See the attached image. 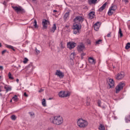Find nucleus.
Returning a JSON list of instances; mask_svg holds the SVG:
<instances>
[{
    "instance_id": "f03ea898",
    "label": "nucleus",
    "mask_w": 130,
    "mask_h": 130,
    "mask_svg": "<svg viewBox=\"0 0 130 130\" xmlns=\"http://www.w3.org/2000/svg\"><path fill=\"white\" fill-rule=\"evenodd\" d=\"M49 120L55 125H61L63 123V118L60 115L53 116L50 118Z\"/></svg>"
},
{
    "instance_id": "9b49d317",
    "label": "nucleus",
    "mask_w": 130,
    "mask_h": 130,
    "mask_svg": "<svg viewBox=\"0 0 130 130\" xmlns=\"http://www.w3.org/2000/svg\"><path fill=\"white\" fill-rule=\"evenodd\" d=\"M49 24V21L46 19H43L42 25L43 29H47L48 25Z\"/></svg>"
},
{
    "instance_id": "aec40b11",
    "label": "nucleus",
    "mask_w": 130,
    "mask_h": 130,
    "mask_svg": "<svg viewBox=\"0 0 130 130\" xmlns=\"http://www.w3.org/2000/svg\"><path fill=\"white\" fill-rule=\"evenodd\" d=\"M55 30H56V25L54 24H53V26L51 29V32H52V33H54V31H55Z\"/></svg>"
},
{
    "instance_id": "09e8293b",
    "label": "nucleus",
    "mask_w": 130,
    "mask_h": 130,
    "mask_svg": "<svg viewBox=\"0 0 130 130\" xmlns=\"http://www.w3.org/2000/svg\"><path fill=\"white\" fill-rule=\"evenodd\" d=\"M3 5H4L5 6H6V5H7V3H6V2H4L3 3Z\"/></svg>"
},
{
    "instance_id": "423d86ee",
    "label": "nucleus",
    "mask_w": 130,
    "mask_h": 130,
    "mask_svg": "<svg viewBox=\"0 0 130 130\" xmlns=\"http://www.w3.org/2000/svg\"><path fill=\"white\" fill-rule=\"evenodd\" d=\"M12 8L17 14H19V13H25V10L21 7L13 6Z\"/></svg>"
},
{
    "instance_id": "72a5a7b5",
    "label": "nucleus",
    "mask_w": 130,
    "mask_h": 130,
    "mask_svg": "<svg viewBox=\"0 0 130 130\" xmlns=\"http://www.w3.org/2000/svg\"><path fill=\"white\" fill-rule=\"evenodd\" d=\"M28 59L27 58H24L23 59V63H26V62H28Z\"/></svg>"
},
{
    "instance_id": "7c9ffc66",
    "label": "nucleus",
    "mask_w": 130,
    "mask_h": 130,
    "mask_svg": "<svg viewBox=\"0 0 130 130\" xmlns=\"http://www.w3.org/2000/svg\"><path fill=\"white\" fill-rule=\"evenodd\" d=\"M34 24V26L35 28H38V26L37 25V21H36V20H35Z\"/></svg>"
},
{
    "instance_id": "2f4dec72",
    "label": "nucleus",
    "mask_w": 130,
    "mask_h": 130,
    "mask_svg": "<svg viewBox=\"0 0 130 130\" xmlns=\"http://www.w3.org/2000/svg\"><path fill=\"white\" fill-rule=\"evenodd\" d=\"M85 55H86V53L82 52L81 54V57L82 59H83L84 58V56H85Z\"/></svg>"
},
{
    "instance_id": "8fccbe9b",
    "label": "nucleus",
    "mask_w": 130,
    "mask_h": 130,
    "mask_svg": "<svg viewBox=\"0 0 130 130\" xmlns=\"http://www.w3.org/2000/svg\"><path fill=\"white\" fill-rule=\"evenodd\" d=\"M16 82H17V83H19V79H16Z\"/></svg>"
},
{
    "instance_id": "bb28decb",
    "label": "nucleus",
    "mask_w": 130,
    "mask_h": 130,
    "mask_svg": "<svg viewBox=\"0 0 130 130\" xmlns=\"http://www.w3.org/2000/svg\"><path fill=\"white\" fill-rule=\"evenodd\" d=\"M12 100H13L15 102H17V101H18V96L15 95L12 98Z\"/></svg>"
},
{
    "instance_id": "49530a36",
    "label": "nucleus",
    "mask_w": 130,
    "mask_h": 130,
    "mask_svg": "<svg viewBox=\"0 0 130 130\" xmlns=\"http://www.w3.org/2000/svg\"><path fill=\"white\" fill-rule=\"evenodd\" d=\"M44 90L42 89H41L40 90H39V93H41L43 92Z\"/></svg>"
},
{
    "instance_id": "bf43d9fd",
    "label": "nucleus",
    "mask_w": 130,
    "mask_h": 130,
    "mask_svg": "<svg viewBox=\"0 0 130 130\" xmlns=\"http://www.w3.org/2000/svg\"><path fill=\"white\" fill-rule=\"evenodd\" d=\"M12 100H11L10 102H12Z\"/></svg>"
},
{
    "instance_id": "603ef678",
    "label": "nucleus",
    "mask_w": 130,
    "mask_h": 130,
    "mask_svg": "<svg viewBox=\"0 0 130 130\" xmlns=\"http://www.w3.org/2000/svg\"><path fill=\"white\" fill-rule=\"evenodd\" d=\"M0 92H2V87L0 86Z\"/></svg>"
},
{
    "instance_id": "680f3d73",
    "label": "nucleus",
    "mask_w": 130,
    "mask_h": 130,
    "mask_svg": "<svg viewBox=\"0 0 130 130\" xmlns=\"http://www.w3.org/2000/svg\"><path fill=\"white\" fill-rule=\"evenodd\" d=\"M0 79H1V76H0Z\"/></svg>"
},
{
    "instance_id": "ea45409f",
    "label": "nucleus",
    "mask_w": 130,
    "mask_h": 130,
    "mask_svg": "<svg viewBox=\"0 0 130 130\" xmlns=\"http://www.w3.org/2000/svg\"><path fill=\"white\" fill-rule=\"evenodd\" d=\"M86 103V105L87 106H89L90 105V101L89 100L87 101Z\"/></svg>"
},
{
    "instance_id": "4468645a",
    "label": "nucleus",
    "mask_w": 130,
    "mask_h": 130,
    "mask_svg": "<svg viewBox=\"0 0 130 130\" xmlns=\"http://www.w3.org/2000/svg\"><path fill=\"white\" fill-rule=\"evenodd\" d=\"M94 29L95 31H98L99 30V28H100V22H98L95 23L93 26Z\"/></svg>"
},
{
    "instance_id": "4d7b16f0",
    "label": "nucleus",
    "mask_w": 130,
    "mask_h": 130,
    "mask_svg": "<svg viewBox=\"0 0 130 130\" xmlns=\"http://www.w3.org/2000/svg\"><path fill=\"white\" fill-rule=\"evenodd\" d=\"M66 28H69V26H66Z\"/></svg>"
},
{
    "instance_id": "5701e85b",
    "label": "nucleus",
    "mask_w": 130,
    "mask_h": 130,
    "mask_svg": "<svg viewBox=\"0 0 130 130\" xmlns=\"http://www.w3.org/2000/svg\"><path fill=\"white\" fill-rule=\"evenodd\" d=\"M6 47H7V48L12 49V50H13L14 51H15V50H16L15 49V48H14V47H13L12 46H11V45H6Z\"/></svg>"
},
{
    "instance_id": "de8ad7c7",
    "label": "nucleus",
    "mask_w": 130,
    "mask_h": 130,
    "mask_svg": "<svg viewBox=\"0 0 130 130\" xmlns=\"http://www.w3.org/2000/svg\"><path fill=\"white\" fill-rule=\"evenodd\" d=\"M24 96H25V97H28V95L26 92L24 93Z\"/></svg>"
},
{
    "instance_id": "a19ab883",
    "label": "nucleus",
    "mask_w": 130,
    "mask_h": 130,
    "mask_svg": "<svg viewBox=\"0 0 130 130\" xmlns=\"http://www.w3.org/2000/svg\"><path fill=\"white\" fill-rule=\"evenodd\" d=\"M7 52V50H4V51H2V54L4 55Z\"/></svg>"
},
{
    "instance_id": "f257e3e1",
    "label": "nucleus",
    "mask_w": 130,
    "mask_h": 130,
    "mask_svg": "<svg viewBox=\"0 0 130 130\" xmlns=\"http://www.w3.org/2000/svg\"><path fill=\"white\" fill-rule=\"evenodd\" d=\"M84 21V17L82 16H77L74 19V22L76 24H74L73 29V33L74 34H78V33H80V30H81V28H82V26L81 24L83 23Z\"/></svg>"
},
{
    "instance_id": "0eeeda50",
    "label": "nucleus",
    "mask_w": 130,
    "mask_h": 130,
    "mask_svg": "<svg viewBox=\"0 0 130 130\" xmlns=\"http://www.w3.org/2000/svg\"><path fill=\"white\" fill-rule=\"evenodd\" d=\"M85 49H86V48L85 47V45H84V44H83L82 43H79L77 47L78 51H79V52H82V51H84Z\"/></svg>"
},
{
    "instance_id": "f3484780",
    "label": "nucleus",
    "mask_w": 130,
    "mask_h": 130,
    "mask_svg": "<svg viewBox=\"0 0 130 130\" xmlns=\"http://www.w3.org/2000/svg\"><path fill=\"white\" fill-rule=\"evenodd\" d=\"M89 19H92L95 17V12L91 11L89 14Z\"/></svg>"
},
{
    "instance_id": "dca6fc26",
    "label": "nucleus",
    "mask_w": 130,
    "mask_h": 130,
    "mask_svg": "<svg viewBox=\"0 0 130 130\" xmlns=\"http://www.w3.org/2000/svg\"><path fill=\"white\" fill-rule=\"evenodd\" d=\"M88 61L91 64H95V63H96V61H95V60L92 58V57H89L88 58Z\"/></svg>"
},
{
    "instance_id": "4c0bfd02",
    "label": "nucleus",
    "mask_w": 130,
    "mask_h": 130,
    "mask_svg": "<svg viewBox=\"0 0 130 130\" xmlns=\"http://www.w3.org/2000/svg\"><path fill=\"white\" fill-rule=\"evenodd\" d=\"M98 106L100 107H101V101L99 100L98 102Z\"/></svg>"
},
{
    "instance_id": "39448f33",
    "label": "nucleus",
    "mask_w": 130,
    "mask_h": 130,
    "mask_svg": "<svg viewBox=\"0 0 130 130\" xmlns=\"http://www.w3.org/2000/svg\"><path fill=\"white\" fill-rule=\"evenodd\" d=\"M125 86V84L124 82H120L115 87L116 93H119L121 90L123 89V87Z\"/></svg>"
},
{
    "instance_id": "79ce46f5",
    "label": "nucleus",
    "mask_w": 130,
    "mask_h": 130,
    "mask_svg": "<svg viewBox=\"0 0 130 130\" xmlns=\"http://www.w3.org/2000/svg\"><path fill=\"white\" fill-rule=\"evenodd\" d=\"M111 33H109L107 34V37H111Z\"/></svg>"
},
{
    "instance_id": "58836bf2",
    "label": "nucleus",
    "mask_w": 130,
    "mask_h": 130,
    "mask_svg": "<svg viewBox=\"0 0 130 130\" xmlns=\"http://www.w3.org/2000/svg\"><path fill=\"white\" fill-rule=\"evenodd\" d=\"M129 0H122V2H123V3H125V4H128V1Z\"/></svg>"
},
{
    "instance_id": "f8f14e48",
    "label": "nucleus",
    "mask_w": 130,
    "mask_h": 130,
    "mask_svg": "<svg viewBox=\"0 0 130 130\" xmlns=\"http://www.w3.org/2000/svg\"><path fill=\"white\" fill-rule=\"evenodd\" d=\"M123 78H124V73L123 72H121L118 74L115 77L116 80H122Z\"/></svg>"
},
{
    "instance_id": "412c9836",
    "label": "nucleus",
    "mask_w": 130,
    "mask_h": 130,
    "mask_svg": "<svg viewBox=\"0 0 130 130\" xmlns=\"http://www.w3.org/2000/svg\"><path fill=\"white\" fill-rule=\"evenodd\" d=\"M99 129L100 130H106L105 126H104V125L102 124H100V126H99Z\"/></svg>"
},
{
    "instance_id": "13d9d810",
    "label": "nucleus",
    "mask_w": 130,
    "mask_h": 130,
    "mask_svg": "<svg viewBox=\"0 0 130 130\" xmlns=\"http://www.w3.org/2000/svg\"><path fill=\"white\" fill-rule=\"evenodd\" d=\"M19 68H21V66H20V65H19Z\"/></svg>"
},
{
    "instance_id": "c756f323",
    "label": "nucleus",
    "mask_w": 130,
    "mask_h": 130,
    "mask_svg": "<svg viewBox=\"0 0 130 130\" xmlns=\"http://www.w3.org/2000/svg\"><path fill=\"white\" fill-rule=\"evenodd\" d=\"M130 48V43H127L125 46V49H129Z\"/></svg>"
},
{
    "instance_id": "f704fd0d",
    "label": "nucleus",
    "mask_w": 130,
    "mask_h": 130,
    "mask_svg": "<svg viewBox=\"0 0 130 130\" xmlns=\"http://www.w3.org/2000/svg\"><path fill=\"white\" fill-rule=\"evenodd\" d=\"M29 114L30 116H31V117H33V116H34V115H35V114L33 112H29Z\"/></svg>"
},
{
    "instance_id": "c03bdc74",
    "label": "nucleus",
    "mask_w": 130,
    "mask_h": 130,
    "mask_svg": "<svg viewBox=\"0 0 130 130\" xmlns=\"http://www.w3.org/2000/svg\"><path fill=\"white\" fill-rule=\"evenodd\" d=\"M36 51L37 53H40V51L39 50H37V49H36Z\"/></svg>"
},
{
    "instance_id": "6ab92c4d",
    "label": "nucleus",
    "mask_w": 130,
    "mask_h": 130,
    "mask_svg": "<svg viewBox=\"0 0 130 130\" xmlns=\"http://www.w3.org/2000/svg\"><path fill=\"white\" fill-rule=\"evenodd\" d=\"M98 0H88V4L89 5H95Z\"/></svg>"
},
{
    "instance_id": "473e14b6",
    "label": "nucleus",
    "mask_w": 130,
    "mask_h": 130,
    "mask_svg": "<svg viewBox=\"0 0 130 130\" xmlns=\"http://www.w3.org/2000/svg\"><path fill=\"white\" fill-rule=\"evenodd\" d=\"M102 108H103V109H105V108H106V103H104V105H102Z\"/></svg>"
},
{
    "instance_id": "864d4df0",
    "label": "nucleus",
    "mask_w": 130,
    "mask_h": 130,
    "mask_svg": "<svg viewBox=\"0 0 130 130\" xmlns=\"http://www.w3.org/2000/svg\"><path fill=\"white\" fill-rule=\"evenodd\" d=\"M32 2H36L37 0H31Z\"/></svg>"
},
{
    "instance_id": "4be33fe9",
    "label": "nucleus",
    "mask_w": 130,
    "mask_h": 130,
    "mask_svg": "<svg viewBox=\"0 0 130 130\" xmlns=\"http://www.w3.org/2000/svg\"><path fill=\"white\" fill-rule=\"evenodd\" d=\"M75 57H76V54L75 53V52L72 53L70 55L71 59H74Z\"/></svg>"
},
{
    "instance_id": "2eb2a0df",
    "label": "nucleus",
    "mask_w": 130,
    "mask_h": 130,
    "mask_svg": "<svg viewBox=\"0 0 130 130\" xmlns=\"http://www.w3.org/2000/svg\"><path fill=\"white\" fill-rule=\"evenodd\" d=\"M106 6H107V2H106L102 5V6L99 9V12H102V11L105 10V8H106Z\"/></svg>"
},
{
    "instance_id": "37998d69",
    "label": "nucleus",
    "mask_w": 130,
    "mask_h": 130,
    "mask_svg": "<svg viewBox=\"0 0 130 130\" xmlns=\"http://www.w3.org/2000/svg\"><path fill=\"white\" fill-rule=\"evenodd\" d=\"M47 130H53V127H49L47 128Z\"/></svg>"
},
{
    "instance_id": "a18cd8bd",
    "label": "nucleus",
    "mask_w": 130,
    "mask_h": 130,
    "mask_svg": "<svg viewBox=\"0 0 130 130\" xmlns=\"http://www.w3.org/2000/svg\"><path fill=\"white\" fill-rule=\"evenodd\" d=\"M4 70V67L0 66V71H3Z\"/></svg>"
},
{
    "instance_id": "a878e982",
    "label": "nucleus",
    "mask_w": 130,
    "mask_h": 130,
    "mask_svg": "<svg viewBox=\"0 0 130 130\" xmlns=\"http://www.w3.org/2000/svg\"><path fill=\"white\" fill-rule=\"evenodd\" d=\"M42 104L43 106H44V107H45V106H46V101H45V99H44L42 100Z\"/></svg>"
},
{
    "instance_id": "a211bd4d",
    "label": "nucleus",
    "mask_w": 130,
    "mask_h": 130,
    "mask_svg": "<svg viewBox=\"0 0 130 130\" xmlns=\"http://www.w3.org/2000/svg\"><path fill=\"white\" fill-rule=\"evenodd\" d=\"M4 89L6 90V92H9V91H11V90H12V87L9 85H5L4 86Z\"/></svg>"
},
{
    "instance_id": "3c124183",
    "label": "nucleus",
    "mask_w": 130,
    "mask_h": 130,
    "mask_svg": "<svg viewBox=\"0 0 130 130\" xmlns=\"http://www.w3.org/2000/svg\"><path fill=\"white\" fill-rule=\"evenodd\" d=\"M53 13H56V10H54L53 11Z\"/></svg>"
},
{
    "instance_id": "5fc2aeb1",
    "label": "nucleus",
    "mask_w": 130,
    "mask_h": 130,
    "mask_svg": "<svg viewBox=\"0 0 130 130\" xmlns=\"http://www.w3.org/2000/svg\"><path fill=\"white\" fill-rule=\"evenodd\" d=\"M0 47H2V43H0Z\"/></svg>"
},
{
    "instance_id": "7ed1b4c3",
    "label": "nucleus",
    "mask_w": 130,
    "mask_h": 130,
    "mask_svg": "<svg viewBox=\"0 0 130 130\" xmlns=\"http://www.w3.org/2000/svg\"><path fill=\"white\" fill-rule=\"evenodd\" d=\"M77 124L80 128H86L88 126V121L82 118L78 119Z\"/></svg>"
},
{
    "instance_id": "cd10ccee",
    "label": "nucleus",
    "mask_w": 130,
    "mask_h": 130,
    "mask_svg": "<svg viewBox=\"0 0 130 130\" xmlns=\"http://www.w3.org/2000/svg\"><path fill=\"white\" fill-rule=\"evenodd\" d=\"M8 77L11 80H14V77H12V74L10 72L8 73Z\"/></svg>"
},
{
    "instance_id": "20e7f679",
    "label": "nucleus",
    "mask_w": 130,
    "mask_h": 130,
    "mask_svg": "<svg viewBox=\"0 0 130 130\" xmlns=\"http://www.w3.org/2000/svg\"><path fill=\"white\" fill-rule=\"evenodd\" d=\"M71 95V92L66 91H60L58 93L59 97L60 98H66L67 97H70Z\"/></svg>"
},
{
    "instance_id": "c85d7f7f",
    "label": "nucleus",
    "mask_w": 130,
    "mask_h": 130,
    "mask_svg": "<svg viewBox=\"0 0 130 130\" xmlns=\"http://www.w3.org/2000/svg\"><path fill=\"white\" fill-rule=\"evenodd\" d=\"M11 118L12 120H16L17 117L15 115H13L11 116Z\"/></svg>"
},
{
    "instance_id": "9d476101",
    "label": "nucleus",
    "mask_w": 130,
    "mask_h": 130,
    "mask_svg": "<svg viewBox=\"0 0 130 130\" xmlns=\"http://www.w3.org/2000/svg\"><path fill=\"white\" fill-rule=\"evenodd\" d=\"M55 76H57V77H59V78H60V79H62L63 77H64V74L63 73H62L60 70H58L56 71Z\"/></svg>"
},
{
    "instance_id": "c9c22d12",
    "label": "nucleus",
    "mask_w": 130,
    "mask_h": 130,
    "mask_svg": "<svg viewBox=\"0 0 130 130\" xmlns=\"http://www.w3.org/2000/svg\"><path fill=\"white\" fill-rule=\"evenodd\" d=\"M60 47L63 49V48L64 47V45H63V44H62V43H60Z\"/></svg>"
},
{
    "instance_id": "6e6552de",
    "label": "nucleus",
    "mask_w": 130,
    "mask_h": 130,
    "mask_svg": "<svg viewBox=\"0 0 130 130\" xmlns=\"http://www.w3.org/2000/svg\"><path fill=\"white\" fill-rule=\"evenodd\" d=\"M115 10H116V6H113L111 7L108 12L109 16H111V15H113V13L115 12Z\"/></svg>"
},
{
    "instance_id": "1a4fd4ad",
    "label": "nucleus",
    "mask_w": 130,
    "mask_h": 130,
    "mask_svg": "<svg viewBox=\"0 0 130 130\" xmlns=\"http://www.w3.org/2000/svg\"><path fill=\"white\" fill-rule=\"evenodd\" d=\"M77 46V44L73 42H70L67 44V47L69 49H73Z\"/></svg>"
},
{
    "instance_id": "052dcab7",
    "label": "nucleus",
    "mask_w": 130,
    "mask_h": 130,
    "mask_svg": "<svg viewBox=\"0 0 130 130\" xmlns=\"http://www.w3.org/2000/svg\"><path fill=\"white\" fill-rule=\"evenodd\" d=\"M48 1H51V0H48Z\"/></svg>"
},
{
    "instance_id": "6e6d98bb",
    "label": "nucleus",
    "mask_w": 130,
    "mask_h": 130,
    "mask_svg": "<svg viewBox=\"0 0 130 130\" xmlns=\"http://www.w3.org/2000/svg\"><path fill=\"white\" fill-rule=\"evenodd\" d=\"M30 67H31V66L29 65V66H28V68H29Z\"/></svg>"
},
{
    "instance_id": "e433bc0d",
    "label": "nucleus",
    "mask_w": 130,
    "mask_h": 130,
    "mask_svg": "<svg viewBox=\"0 0 130 130\" xmlns=\"http://www.w3.org/2000/svg\"><path fill=\"white\" fill-rule=\"evenodd\" d=\"M102 42V40H99L96 42V44H100Z\"/></svg>"
},
{
    "instance_id": "b1692460",
    "label": "nucleus",
    "mask_w": 130,
    "mask_h": 130,
    "mask_svg": "<svg viewBox=\"0 0 130 130\" xmlns=\"http://www.w3.org/2000/svg\"><path fill=\"white\" fill-rule=\"evenodd\" d=\"M118 35L120 36V37H122L123 34H122V31H121V28H119Z\"/></svg>"
},
{
    "instance_id": "393cba45",
    "label": "nucleus",
    "mask_w": 130,
    "mask_h": 130,
    "mask_svg": "<svg viewBox=\"0 0 130 130\" xmlns=\"http://www.w3.org/2000/svg\"><path fill=\"white\" fill-rule=\"evenodd\" d=\"M69 16H70V12H67L66 13H65V14L64 15V19H68V18H69Z\"/></svg>"
},
{
    "instance_id": "ddd939ff",
    "label": "nucleus",
    "mask_w": 130,
    "mask_h": 130,
    "mask_svg": "<svg viewBox=\"0 0 130 130\" xmlns=\"http://www.w3.org/2000/svg\"><path fill=\"white\" fill-rule=\"evenodd\" d=\"M109 85V88H114V81L113 79H109L108 81Z\"/></svg>"
}]
</instances>
